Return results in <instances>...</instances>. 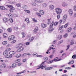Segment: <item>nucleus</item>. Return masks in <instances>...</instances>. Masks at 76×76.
Returning <instances> with one entry per match:
<instances>
[{
  "label": "nucleus",
  "instance_id": "40",
  "mask_svg": "<svg viewBox=\"0 0 76 76\" xmlns=\"http://www.w3.org/2000/svg\"><path fill=\"white\" fill-rule=\"evenodd\" d=\"M22 35H23V38H24L25 37V34L23 32L22 33Z\"/></svg>",
  "mask_w": 76,
  "mask_h": 76
},
{
  "label": "nucleus",
  "instance_id": "10",
  "mask_svg": "<svg viewBox=\"0 0 76 76\" xmlns=\"http://www.w3.org/2000/svg\"><path fill=\"white\" fill-rule=\"evenodd\" d=\"M66 18H67V15H64L63 17V21L65 22V20H66Z\"/></svg>",
  "mask_w": 76,
  "mask_h": 76
},
{
  "label": "nucleus",
  "instance_id": "64",
  "mask_svg": "<svg viewBox=\"0 0 76 76\" xmlns=\"http://www.w3.org/2000/svg\"><path fill=\"white\" fill-rule=\"evenodd\" d=\"M62 76H68V75L66 74H64V75H62Z\"/></svg>",
  "mask_w": 76,
  "mask_h": 76
},
{
  "label": "nucleus",
  "instance_id": "7",
  "mask_svg": "<svg viewBox=\"0 0 76 76\" xmlns=\"http://www.w3.org/2000/svg\"><path fill=\"white\" fill-rule=\"evenodd\" d=\"M34 2L36 3H42V0H34Z\"/></svg>",
  "mask_w": 76,
  "mask_h": 76
},
{
  "label": "nucleus",
  "instance_id": "55",
  "mask_svg": "<svg viewBox=\"0 0 76 76\" xmlns=\"http://www.w3.org/2000/svg\"><path fill=\"white\" fill-rule=\"evenodd\" d=\"M53 61L52 60V61H50L48 62V64H50V63H53Z\"/></svg>",
  "mask_w": 76,
  "mask_h": 76
},
{
  "label": "nucleus",
  "instance_id": "46",
  "mask_svg": "<svg viewBox=\"0 0 76 76\" xmlns=\"http://www.w3.org/2000/svg\"><path fill=\"white\" fill-rule=\"evenodd\" d=\"M12 57V56L10 57L9 55H7L6 56V58H11Z\"/></svg>",
  "mask_w": 76,
  "mask_h": 76
},
{
  "label": "nucleus",
  "instance_id": "22",
  "mask_svg": "<svg viewBox=\"0 0 76 76\" xmlns=\"http://www.w3.org/2000/svg\"><path fill=\"white\" fill-rule=\"evenodd\" d=\"M34 37L30 38L28 39V41L29 42H31V41H32L34 40Z\"/></svg>",
  "mask_w": 76,
  "mask_h": 76
},
{
  "label": "nucleus",
  "instance_id": "34",
  "mask_svg": "<svg viewBox=\"0 0 76 76\" xmlns=\"http://www.w3.org/2000/svg\"><path fill=\"white\" fill-rule=\"evenodd\" d=\"M63 42V40H61L58 43V45H60L61 43Z\"/></svg>",
  "mask_w": 76,
  "mask_h": 76
},
{
  "label": "nucleus",
  "instance_id": "57",
  "mask_svg": "<svg viewBox=\"0 0 76 76\" xmlns=\"http://www.w3.org/2000/svg\"><path fill=\"white\" fill-rule=\"evenodd\" d=\"M20 51H23V48H20Z\"/></svg>",
  "mask_w": 76,
  "mask_h": 76
},
{
  "label": "nucleus",
  "instance_id": "14",
  "mask_svg": "<svg viewBox=\"0 0 76 76\" xmlns=\"http://www.w3.org/2000/svg\"><path fill=\"white\" fill-rule=\"evenodd\" d=\"M69 12L70 15L72 16V15H73V11H72V10L71 9L69 10Z\"/></svg>",
  "mask_w": 76,
  "mask_h": 76
},
{
  "label": "nucleus",
  "instance_id": "5",
  "mask_svg": "<svg viewBox=\"0 0 76 76\" xmlns=\"http://www.w3.org/2000/svg\"><path fill=\"white\" fill-rule=\"evenodd\" d=\"M15 36H10L8 38V39L9 41H11V40H13L15 39Z\"/></svg>",
  "mask_w": 76,
  "mask_h": 76
},
{
  "label": "nucleus",
  "instance_id": "8",
  "mask_svg": "<svg viewBox=\"0 0 76 76\" xmlns=\"http://www.w3.org/2000/svg\"><path fill=\"white\" fill-rule=\"evenodd\" d=\"M38 31V27H36L35 28L34 30V32L35 34H37V32Z\"/></svg>",
  "mask_w": 76,
  "mask_h": 76
},
{
  "label": "nucleus",
  "instance_id": "54",
  "mask_svg": "<svg viewBox=\"0 0 76 76\" xmlns=\"http://www.w3.org/2000/svg\"><path fill=\"white\" fill-rule=\"evenodd\" d=\"M24 11H25V12H26L27 13H30V12L29 10H24Z\"/></svg>",
  "mask_w": 76,
  "mask_h": 76
},
{
  "label": "nucleus",
  "instance_id": "17",
  "mask_svg": "<svg viewBox=\"0 0 76 76\" xmlns=\"http://www.w3.org/2000/svg\"><path fill=\"white\" fill-rule=\"evenodd\" d=\"M39 12L40 13H41V14H42V15H44V13H45L44 11L42 10H40L39 11Z\"/></svg>",
  "mask_w": 76,
  "mask_h": 76
},
{
  "label": "nucleus",
  "instance_id": "53",
  "mask_svg": "<svg viewBox=\"0 0 76 76\" xmlns=\"http://www.w3.org/2000/svg\"><path fill=\"white\" fill-rule=\"evenodd\" d=\"M58 24V23L57 22H55L54 23V25L55 26H56Z\"/></svg>",
  "mask_w": 76,
  "mask_h": 76
},
{
  "label": "nucleus",
  "instance_id": "18",
  "mask_svg": "<svg viewBox=\"0 0 76 76\" xmlns=\"http://www.w3.org/2000/svg\"><path fill=\"white\" fill-rule=\"evenodd\" d=\"M12 68H15V67H16V64L15 63L13 64H12Z\"/></svg>",
  "mask_w": 76,
  "mask_h": 76
},
{
  "label": "nucleus",
  "instance_id": "38",
  "mask_svg": "<svg viewBox=\"0 0 76 76\" xmlns=\"http://www.w3.org/2000/svg\"><path fill=\"white\" fill-rule=\"evenodd\" d=\"M69 25V23H67L66 24H65L64 26V27L65 28H66L67 27V26H68Z\"/></svg>",
  "mask_w": 76,
  "mask_h": 76
},
{
  "label": "nucleus",
  "instance_id": "15",
  "mask_svg": "<svg viewBox=\"0 0 76 76\" xmlns=\"http://www.w3.org/2000/svg\"><path fill=\"white\" fill-rule=\"evenodd\" d=\"M3 53L4 56H7V55H8V54H9V52L6 50Z\"/></svg>",
  "mask_w": 76,
  "mask_h": 76
},
{
  "label": "nucleus",
  "instance_id": "19",
  "mask_svg": "<svg viewBox=\"0 0 76 76\" xmlns=\"http://www.w3.org/2000/svg\"><path fill=\"white\" fill-rule=\"evenodd\" d=\"M42 6L43 7H47V4L46 3H43L42 4Z\"/></svg>",
  "mask_w": 76,
  "mask_h": 76
},
{
  "label": "nucleus",
  "instance_id": "62",
  "mask_svg": "<svg viewBox=\"0 0 76 76\" xmlns=\"http://www.w3.org/2000/svg\"><path fill=\"white\" fill-rule=\"evenodd\" d=\"M76 37V33L75 34V35L73 36V38H75V37Z\"/></svg>",
  "mask_w": 76,
  "mask_h": 76
},
{
  "label": "nucleus",
  "instance_id": "23",
  "mask_svg": "<svg viewBox=\"0 0 76 76\" xmlns=\"http://www.w3.org/2000/svg\"><path fill=\"white\" fill-rule=\"evenodd\" d=\"M23 8L24 9H26L28 8V7H27L26 5H23Z\"/></svg>",
  "mask_w": 76,
  "mask_h": 76
},
{
  "label": "nucleus",
  "instance_id": "1",
  "mask_svg": "<svg viewBox=\"0 0 76 76\" xmlns=\"http://www.w3.org/2000/svg\"><path fill=\"white\" fill-rule=\"evenodd\" d=\"M53 25H54V21H53L51 24L49 26V28L48 30V32L49 33H50L51 31H53V29H54V28H53Z\"/></svg>",
  "mask_w": 76,
  "mask_h": 76
},
{
  "label": "nucleus",
  "instance_id": "4",
  "mask_svg": "<svg viewBox=\"0 0 76 76\" xmlns=\"http://www.w3.org/2000/svg\"><path fill=\"white\" fill-rule=\"evenodd\" d=\"M8 7H9V8H10V12H13V10H14V8L13 7V6L12 5H7Z\"/></svg>",
  "mask_w": 76,
  "mask_h": 76
},
{
  "label": "nucleus",
  "instance_id": "24",
  "mask_svg": "<svg viewBox=\"0 0 76 76\" xmlns=\"http://www.w3.org/2000/svg\"><path fill=\"white\" fill-rule=\"evenodd\" d=\"M67 4H66L65 2H64L62 5V6L63 7H66V6H67Z\"/></svg>",
  "mask_w": 76,
  "mask_h": 76
},
{
  "label": "nucleus",
  "instance_id": "51",
  "mask_svg": "<svg viewBox=\"0 0 76 76\" xmlns=\"http://www.w3.org/2000/svg\"><path fill=\"white\" fill-rule=\"evenodd\" d=\"M73 44H74V42H73V41L72 40L71 42L70 45H73Z\"/></svg>",
  "mask_w": 76,
  "mask_h": 76
},
{
  "label": "nucleus",
  "instance_id": "37",
  "mask_svg": "<svg viewBox=\"0 0 76 76\" xmlns=\"http://www.w3.org/2000/svg\"><path fill=\"white\" fill-rule=\"evenodd\" d=\"M37 15H38L39 17V18H40V17H41V14L39 13H37Z\"/></svg>",
  "mask_w": 76,
  "mask_h": 76
},
{
  "label": "nucleus",
  "instance_id": "6",
  "mask_svg": "<svg viewBox=\"0 0 76 76\" xmlns=\"http://www.w3.org/2000/svg\"><path fill=\"white\" fill-rule=\"evenodd\" d=\"M22 44L20 43L19 44H18L16 45V48H20V47H22Z\"/></svg>",
  "mask_w": 76,
  "mask_h": 76
},
{
  "label": "nucleus",
  "instance_id": "26",
  "mask_svg": "<svg viewBox=\"0 0 76 76\" xmlns=\"http://www.w3.org/2000/svg\"><path fill=\"white\" fill-rule=\"evenodd\" d=\"M21 56V55L20 54H18L16 55V57L17 58H19V57H20Z\"/></svg>",
  "mask_w": 76,
  "mask_h": 76
},
{
  "label": "nucleus",
  "instance_id": "20",
  "mask_svg": "<svg viewBox=\"0 0 76 76\" xmlns=\"http://www.w3.org/2000/svg\"><path fill=\"white\" fill-rule=\"evenodd\" d=\"M74 61L72 60V61H70L69 63H68V64H73V63H74Z\"/></svg>",
  "mask_w": 76,
  "mask_h": 76
},
{
  "label": "nucleus",
  "instance_id": "21",
  "mask_svg": "<svg viewBox=\"0 0 76 76\" xmlns=\"http://www.w3.org/2000/svg\"><path fill=\"white\" fill-rule=\"evenodd\" d=\"M25 21L27 22V23H29V19L28 18H26L25 19Z\"/></svg>",
  "mask_w": 76,
  "mask_h": 76
},
{
  "label": "nucleus",
  "instance_id": "2",
  "mask_svg": "<svg viewBox=\"0 0 76 76\" xmlns=\"http://www.w3.org/2000/svg\"><path fill=\"white\" fill-rule=\"evenodd\" d=\"M56 12L57 14H60L61 13V10L59 8H56Z\"/></svg>",
  "mask_w": 76,
  "mask_h": 76
},
{
  "label": "nucleus",
  "instance_id": "28",
  "mask_svg": "<svg viewBox=\"0 0 76 76\" xmlns=\"http://www.w3.org/2000/svg\"><path fill=\"white\" fill-rule=\"evenodd\" d=\"M71 31H72V28H69L67 29L68 32H70Z\"/></svg>",
  "mask_w": 76,
  "mask_h": 76
},
{
  "label": "nucleus",
  "instance_id": "45",
  "mask_svg": "<svg viewBox=\"0 0 76 76\" xmlns=\"http://www.w3.org/2000/svg\"><path fill=\"white\" fill-rule=\"evenodd\" d=\"M20 4H16V6L17 7H20Z\"/></svg>",
  "mask_w": 76,
  "mask_h": 76
},
{
  "label": "nucleus",
  "instance_id": "36",
  "mask_svg": "<svg viewBox=\"0 0 76 76\" xmlns=\"http://www.w3.org/2000/svg\"><path fill=\"white\" fill-rule=\"evenodd\" d=\"M43 59L44 60H45L47 61V60H48V57H45L43 58Z\"/></svg>",
  "mask_w": 76,
  "mask_h": 76
},
{
  "label": "nucleus",
  "instance_id": "9",
  "mask_svg": "<svg viewBox=\"0 0 76 76\" xmlns=\"http://www.w3.org/2000/svg\"><path fill=\"white\" fill-rule=\"evenodd\" d=\"M6 66H7V65L5 64H2L1 65V67L2 68V69L6 68Z\"/></svg>",
  "mask_w": 76,
  "mask_h": 76
},
{
  "label": "nucleus",
  "instance_id": "12",
  "mask_svg": "<svg viewBox=\"0 0 76 76\" xmlns=\"http://www.w3.org/2000/svg\"><path fill=\"white\" fill-rule=\"evenodd\" d=\"M0 9L2 10H7V9L5 8V7L2 6H0Z\"/></svg>",
  "mask_w": 76,
  "mask_h": 76
},
{
  "label": "nucleus",
  "instance_id": "50",
  "mask_svg": "<svg viewBox=\"0 0 76 76\" xmlns=\"http://www.w3.org/2000/svg\"><path fill=\"white\" fill-rule=\"evenodd\" d=\"M10 20L11 23H12L13 22V19L12 18H10Z\"/></svg>",
  "mask_w": 76,
  "mask_h": 76
},
{
  "label": "nucleus",
  "instance_id": "52",
  "mask_svg": "<svg viewBox=\"0 0 76 76\" xmlns=\"http://www.w3.org/2000/svg\"><path fill=\"white\" fill-rule=\"evenodd\" d=\"M74 10H75V11H76V6H75L74 7Z\"/></svg>",
  "mask_w": 76,
  "mask_h": 76
},
{
  "label": "nucleus",
  "instance_id": "47",
  "mask_svg": "<svg viewBox=\"0 0 76 76\" xmlns=\"http://www.w3.org/2000/svg\"><path fill=\"white\" fill-rule=\"evenodd\" d=\"M32 20L33 21H34V22H37V20L35 19V18L32 19Z\"/></svg>",
  "mask_w": 76,
  "mask_h": 76
},
{
  "label": "nucleus",
  "instance_id": "44",
  "mask_svg": "<svg viewBox=\"0 0 76 76\" xmlns=\"http://www.w3.org/2000/svg\"><path fill=\"white\" fill-rule=\"evenodd\" d=\"M70 45H67V48H66V50H69V48L70 47Z\"/></svg>",
  "mask_w": 76,
  "mask_h": 76
},
{
  "label": "nucleus",
  "instance_id": "43",
  "mask_svg": "<svg viewBox=\"0 0 76 76\" xmlns=\"http://www.w3.org/2000/svg\"><path fill=\"white\" fill-rule=\"evenodd\" d=\"M27 55V54L26 53H25L23 54L22 55V57H25V56H26Z\"/></svg>",
  "mask_w": 76,
  "mask_h": 76
},
{
  "label": "nucleus",
  "instance_id": "49",
  "mask_svg": "<svg viewBox=\"0 0 76 76\" xmlns=\"http://www.w3.org/2000/svg\"><path fill=\"white\" fill-rule=\"evenodd\" d=\"M14 29L16 30V31H18V28L17 27H14Z\"/></svg>",
  "mask_w": 76,
  "mask_h": 76
},
{
  "label": "nucleus",
  "instance_id": "35",
  "mask_svg": "<svg viewBox=\"0 0 76 76\" xmlns=\"http://www.w3.org/2000/svg\"><path fill=\"white\" fill-rule=\"evenodd\" d=\"M8 31L9 32H12V28H10L8 29Z\"/></svg>",
  "mask_w": 76,
  "mask_h": 76
},
{
  "label": "nucleus",
  "instance_id": "58",
  "mask_svg": "<svg viewBox=\"0 0 76 76\" xmlns=\"http://www.w3.org/2000/svg\"><path fill=\"white\" fill-rule=\"evenodd\" d=\"M15 42H16V40H13L12 42V44H13V43H15Z\"/></svg>",
  "mask_w": 76,
  "mask_h": 76
},
{
  "label": "nucleus",
  "instance_id": "59",
  "mask_svg": "<svg viewBox=\"0 0 76 76\" xmlns=\"http://www.w3.org/2000/svg\"><path fill=\"white\" fill-rule=\"evenodd\" d=\"M67 34H65L64 35V37L65 38H66V37H67Z\"/></svg>",
  "mask_w": 76,
  "mask_h": 76
},
{
  "label": "nucleus",
  "instance_id": "56",
  "mask_svg": "<svg viewBox=\"0 0 76 76\" xmlns=\"http://www.w3.org/2000/svg\"><path fill=\"white\" fill-rule=\"evenodd\" d=\"M8 16L9 17H12V14L11 13H10L8 15Z\"/></svg>",
  "mask_w": 76,
  "mask_h": 76
},
{
  "label": "nucleus",
  "instance_id": "48",
  "mask_svg": "<svg viewBox=\"0 0 76 76\" xmlns=\"http://www.w3.org/2000/svg\"><path fill=\"white\" fill-rule=\"evenodd\" d=\"M45 70H50V67H47L45 69Z\"/></svg>",
  "mask_w": 76,
  "mask_h": 76
},
{
  "label": "nucleus",
  "instance_id": "41",
  "mask_svg": "<svg viewBox=\"0 0 76 76\" xmlns=\"http://www.w3.org/2000/svg\"><path fill=\"white\" fill-rule=\"evenodd\" d=\"M76 54H74L72 56V58L74 59V58H76Z\"/></svg>",
  "mask_w": 76,
  "mask_h": 76
},
{
  "label": "nucleus",
  "instance_id": "42",
  "mask_svg": "<svg viewBox=\"0 0 76 76\" xmlns=\"http://www.w3.org/2000/svg\"><path fill=\"white\" fill-rule=\"evenodd\" d=\"M32 4V6H37V4L35 3H33L31 4Z\"/></svg>",
  "mask_w": 76,
  "mask_h": 76
},
{
  "label": "nucleus",
  "instance_id": "31",
  "mask_svg": "<svg viewBox=\"0 0 76 76\" xmlns=\"http://www.w3.org/2000/svg\"><path fill=\"white\" fill-rule=\"evenodd\" d=\"M50 20H51V18H50V19H48V25H49V24H50L51 23V21H50Z\"/></svg>",
  "mask_w": 76,
  "mask_h": 76
},
{
  "label": "nucleus",
  "instance_id": "11",
  "mask_svg": "<svg viewBox=\"0 0 76 76\" xmlns=\"http://www.w3.org/2000/svg\"><path fill=\"white\" fill-rule=\"evenodd\" d=\"M16 53V52L14 51H11L10 52V54L12 56H13Z\"/></svg>",
  "mask_w": 76,
  "mask_h": 76
},
{
  "label": "nucleus",
  "instance_id": "16",
  "mask_svg": "<svg viewBox=\"0 0 76 76\" xmlns=\"http://www.w3.org/2000/svg\"><path fill=\"white\" fill-rule=\"evenodd\" d=\"M49 8L50 9V10H52L53 9H54V6L53 5H51L49 6Z\"/></svg>",
  "mask_w": 76,
  "mask_h": 76
},
{
  "label": "nucleus",
  "instance_id": "3",
  "mask_svg": "<svg viewBox=\"0 0 76 76\" xmlns=\"http://www.w3.org/2000/svg\"><path fill=\"white\" fill-rule=\"evenodd\" d=\"M45 62H47V61H45L43 62H42V64L40 65V66H40V67H41V69H44V68H45V67H47V66H46V65H45L43 66L44 65V63H45Z\"/></svg>",
  "mask_w": 76,
  "mask_h": 76
},
{
  "label": "nucleus",
  "instance_id": "33",
  "mask_svg": "<svg viewBox=\"0 0 76 76\" xmlns=\"http://www.w3.org/2000/svg\"><path fill=\"white\" fill-rule=\"evenodd\" d=\"M60 60H61V59H58V60H56L55 59H54L52 61H60Z\"/></svg>",
  "mask_w": 76,
  "mask_h": 76
},
{
  "label": "nucleus",
  "instance_id": "27",
  "mask_svg": "<svg viewBox=\"0 0 76 76\" xmlns=\"http://www.w3.org/2000/svg\"><path fill=\"white\" fill-rule=\"evenodd\" d=\"M7 44V41H4L2 42V44H3V45H6Z\"/></svg>",
  "mask_w": 76,
  "mask_h": 76
},
{
  "label": "nucleus",
  "instance_id": "63",
  "mask_svg": "<svg viewBox=\"0 0 76 76\" xmlns=\"http://www.w3.org/2000/svg\"><path fill=\"white\" fill-rule=\"evenodd\" d=\"M37 57H42V55H39L37 56Z\"/></svg>",
  "mask_w": 76,
  "mask_h": 76
},
{
  "label": "nucleus",
  "instance_id": "32",
  "mask_svg": "<svg viewBox=\"0 0 76 76\" xmlns=\"http://www.w3.org/2000/svg\"><path fill=\"white\" fill-rule=\"evenodd\" d=\"M3 20L4 22H6L7 21V19L6 18H3Z\"/></svg>",
  "mask_w": 76,
  "mask_h": 76
},
{
  "label": "nucleus",
  "instance_id": "30",
  "mask_svg": "<svg viewBox=\"0 0 76 76\" xmlns=\"http://www.w3.org/2000/svg\"><path fill=\"white\" fill-rule=\"evenodd\" d=\"M20 61V59H18L16 60L15 62L16 63H19V61Z\"/></svg>",
  "mask_w": 76,
  "mask_h": 76
},
{
  "label": "nucleus",
  "instance_id": "60",
  "mask_svg": "<svg viewBox=\"0 0 76 76\" xmlns=\"http://www.w3.org/2000/svg\"><path fill=\"white\" fill-rule=\"evenodd\" d=\"M11 50V49H8L5 50V51H7V52H8V51H10V50Z\"/></svg>",
  "mask_w": 76,
  "mask_h": 76
},
{
  "label": "nucleus",
  "instance_id": "25",
  "mask_svg": "<svg viewBox=\"0 0 76 76\" xmlns=\"http://www.w3.org/2000/svg\"><path fill=\"white\" fill-rule=\"evenodd\" d=\"M26 72V70H24L23 71L20 72L18 73L17 74H21V73H25V72Z\"/></svg>",
  "mask_w": 76,
  "mask_h": 76
},
{
  "label": "nucleus",
  "instance_id": "29",
  "mask_svg": "<svg viewBox=\"0 0 76 76\" xmlns=\"http://www.w3.org/2000/svg\"><path fill=\"white\" fill-rule=\"evenodd\" d=\"M3 37L4 38H6L7 37V34L6 33L4 34L3 35Z\"/></svg>",
  "mask_w": 76,
  "mask_h": 76
},
{
  "label": "nucleus",
  "instance_id": "39",
  "mask_svg": "<svg viewBox=\"0 0 76 76\" xmlns=\"http://www.w3.org/2000/svg\"><path fill=\"white\" fill-rule=\"evenodd\" d=\"M57 17L58 19H60V14H59L58 15H57Z\"/></svg>",
  "mask_w": 76,
  "mask_h": 76
},
{
  "label": "nucleus",
  "instance_id": "61",
  "mask_svg": "<svg viewBox=\"0 0 76 76\" xmlns=\"http://www.w3.org/2000/svg\"><path fill=\"white\" fill-rule=\"evenodd\" d=\"M23 62L25 63L26 61V59H24L23 60Z\"/></svg>",
  "mask_w": 76,
  "mask_h": 76
},
{
  "label": "nucleus",
  "instance_id": "13",
  "mask_svg": "<svg viewBox=\"0 0 76 76\" xmlns=\"http://www.w3.org/2000/svg\"><path fill=\"white\" fill-rule=\"evenodd\" d=\"M41 26L42 27V28H44L47 26V24H45L44 23H42L41 24Z\"/></svg>",
  "mask_w": 76,
  "mask_h": 76
}]
</instances>
